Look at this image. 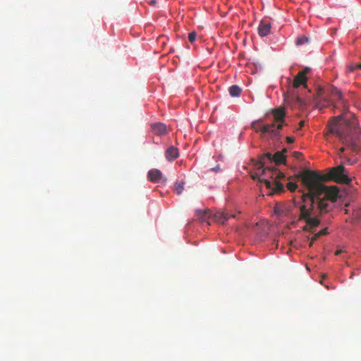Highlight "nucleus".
I'll list each match as a JSON object with an SVG mask.
<instances>
[{"instance_id":"nucleus-1","label":"nucleus","mask_w":361,"mask_h":361,"mask_svg":"<svg viewBox=\"0 0 361 361\" xmlns=\"http://www.w3.org/2000/svg\"><path fill=\"white\" fill-rule=\"evenodd\" d=\"M298 177L301 178L303 185L307 190V192H302L300 196L303 204L299 207L298 220L306 222L303 230L313 232L312 229L320 224L317 212L319 214L329 212L333 207L332 203L337 200L339 193L336 186H326L322 182L333 180L339 184L348 185L352 179L342 164L331 168L324 175L305 170L300 171Z\"/></svg>"},{"instance_id":"nucleus-2","label":"nucleus","mask_w":361,"mask_h":361,"mask_svg":"<svg viewBox=\"0 0 361 361\" xmlns=\"http://www.w3.org/2000/svg\"><path fill=\"white\" fill-rule=\"evenodd\" d=\"M329 128L330 133L334 134L345 145L339 149L340 153L344 152L345 149L355 154L361 151V128L353 114L345 112L334 118L329 123Z\"/></svg>"},{"instance_id":"nucleus-3","label":"nucleus","mask_w":361,"mask_h":361,"mask_svg":"<svg viewBox=\"0 0 361 361\" xmlns=\"http://www.w3.org/2000/svg\"><path fill=\"white\" fill-rule=\"evenodd\" d=\"M271 113L274 120L271 123L258 127L257 124L262 121V119H259L252 123V128L256 132L260 131L262 135L269 134L272 137L278 138L280 136V130L284 126L286 110L283 107H279L272 109Z\"/></svg>"},{"instance_id":"nucleus-4","label":"nucleus","mask_w":361,"mask_h":361,"mask_svg":"<svg viewBox=\"0 0 361 361\" xmlns=\"http://www.w3.org/2000/svg\"><path fill=\"white\" fill-rule=\"evenodd\" d=\"M256 171L252 175L254 180L263 182L267 188H271L272 182L283 176L277 169L264 168V162L258 161L255 165Z\"/></svg>"},{"instance_id":"nucleus-5","label":"nucleus","mask_w":361,"mask_h":361,"mask_svg":"<svg viewBox=\"0 0 361 361\" xmlns=\"http://www.w3.org/2000/svg\"><path fill=\"white\" fill-rule=\"evenodd\" d=\"M271 21L268 18H263L258 27V33L261 37L267 36L271 32Z\"/></svg>"},{"instance_id":"nucleus-6","label":"nucleus","mask_w":361,"mask_h":361,"mask_svg":"<svg viewBox=\"0 0 361 361\" xmlns=\"http://www.w3.org/2000/svg\"><path fill=\"white\" fill-rule=\"evenodd\" d=\"M152 130L157 135H164L169 131L167 126L163 123H156L151 126Z\"/></svg>"},{"instance_id":"nucleus-7","label":"nucleus","mask_w":361,"mask_h":361,"mask_svg":"<svg viewBox=\"0 0 361 361\" xmlns=\"http://www.w3.org/2000/svg\"><path fill=\"white\" fill-rule=\"evenodd\" d=\"M235 214H228L224 212H217L214 214V221L221 223V224H224L229 218H235Z\"/></svg>"},{"instance_id":"nucleus-8","label":"nucleus","mask_w":361,"mask_h":361,"mask_svg":"<svg viewBox=\"0 0 361 361\" xmlns=\"http://www.w3.org/2000/svg\"><path fill=\"white\" fill-rule=\"evenodd\" d=\"M307 77L305 75V72H299L294 78L293 86L294 88H298L300 85H306Z\"/></svg>"},{"instance_id":"nucleus-9","label":"nucleus","mask_w":361,"mask_h":361,"mask_svg":"<svg viewBox=\"0 0 361 361\" xmlns=\"http://www.w3.org/2000/svg\"><path fill=\"white\" fill-rule=\"evenodd\" d=\"M148 179L153 183H159L162 178V173L159 169H151L149 171Z\"/></svg>"},{"instance_id":"nucleus-10","label":"nucleus","mask_w":361,"mask_h":361,"mask_svg":"<svg viewBox=\"0 0 361 361\" xmlns=\"http://www.w3.org/2000/svg\"><path fill=\"white\" fill-rule=\"evenodd\" d=\"M178 148L173 146L169 147L165 152L166 158L170 161L176 159L178 157Z\"/></svg>"},{"instance_id":"nucleus-11","label":"nucleus","mask_w":361,"mask_h":361,"mask_svg":"<svg viewBox=\"0 0 361 361\" xmlns=\"http://www.w3.org/2000/svg\"><path fill=\"white\" fill-rule=\"evenodd\" d=\"M286 152V149H284L282 152H276L273 155V161L276 163V164H284L286 160V156L284 153Z\"/></svg>"},{"instance_id":"nucleus-12","label":"nucleus","mask_w":361,"mask_h":361,"mask_svg":"<svg viewBox=\"0 0 361 361\" xmlns=\"http://www.w3.org/2000/svg\"><path fill=\"white\" fill-rule=\"evenodd\" d=\"M211 212L209 210H197L196 215L198 219L202 221H207L210 218Z\"/></svg>"},{"instance_id":"nucleus-13","label":"nucleus","mask_w":361,"mask_h":361,"mask_svg":"<svg viewBox=\"0 0 361 361\" xmlns=\"http://www.w3.org/2000/svg\"><path fill=\"white\" fill-rule=\"evenodd\" d=\"M330 92H331V97L337 100L338 102H341V103L343 104V94L341 93V92L336 87H331L330 88Z\"/></svg>"},{"instance_id":"nucleus-14","label":"nucleus","mask_w":361,"mask_h":361,"mask_svg":"<svg viewBox=\"0 0 361 361\" xmlns=\"http://www.w3.org/2000/svg\"><path fill=\"white\" fill-rule=\"evenodd\" d=\"M269 189L272 190L274 192H280L284 190L283 185L278 179L272 182V186Z\"/></svg>"},{"instance_id":"nucleus-15","label":"nucleus","mask_w":361,"mask_h":361,"mask_svg":"<svg viewBox=\"0 0 361 361\" xmlns=\"http://www.w3.org/2000/svg\"><path fill=\"white\" fill-rule=\"evenodd\" d=\"M241 88L238 85H232L229 87V93L232 97H238L241 93Z\"/></svg>"},{"instance_id":"nucleus-16","label":"nucleus","mask_w":361,"mask_h":361,"mask_svg":"<svg viewBox=\"0 0 361 361\" xmlns=\"http://www.w3.org/2000/svg\"><path fill=\"white\" fill-rule=\"evenodd\" d=\"M184 190V182L183 181H177L174 185V190L178 195L182 193Z\"/></svg>"},{"instance_id":"nucleus-17","label":"nucleus","mask_w":361,"mask_h":361,"mask_svg":"<svg viewBox=\"0 0 361 361\" xmlns=\"http://www.w3.org/2000/svg\"><path fill=\"white\" fill-rule=\"evenodd\" d=\"M327 233V228H324L321 230L319 232L316 233L314 236L312 238L310 246H312L313 244V242L317 239L320 235H325Z\"/></svg>"},{"instance_id":"nucleus-18","label":"nucleus","mask_w":361,"mask_h":361,"mask_svg":"<svg viewBox=\"0 0 361 361\" xmlns=\"http://www.w3.org/2000/svg\"><path fill=\"white\" fill-rule=\"evenodd\" d=\"M353 216L355 219L358 220H361V206L357 207L353 211Z\"/></svg>"},{"instance_id":"nucleus-19","label":"nucleus","mask_w":361,"mask_h":361,"mask_svg":"<svg viewBox=\"0 0 361 361\" xmlns=\"http://www.w3.org/2000/svg\"><path fill=\"white\" fill-rule=\"evenodd\" d=\"M309 39L307 37L302 36L297 39L296 40V44L297 45H301L306 42H308Z\"/></svg>"},{"instance_id":"nucleus-20","label":"nucleus","mask_w":361,"mask_h":361,"mask_svg":"<svg viewBox=\"0 0 361 361\" xmlns=\"http://www.w3.org/2000/svg\"><path fill=\"white\" fill-rule=\"evenodd\" d=\"M287 188L291 191V192H293L295 191L297 188H298V185L296 183H293V182H288L287 183V185H286Z\"/></svg>"},{"instance_id":"nucleus-21","label":"nucleus","mask_w":361,"mask_h":361,"mask_svg":"<svg viewBox=\"0 0 361 361\" xmlns=\"http://www.w3.org/2000/svg\"><path fill=\"white\" fill-rule=\"evenodd\" d=\"M197 34L195 32H192L188 35V40L190 42L193 43L196 39Z\"/></svg>"},{"instance_id":"nucleus-22","label":"nucleus","mask_w":361,"mask_h":361,"mask_svg":"<svg viewBox=\"0 0 361 361\" xmlns=\"http://www.w3.org/2000/svg\"><path fill=\"white\" fill-rule=\"evenodd\" d=\"M360 68L361 69V63L356 64L355 66H349V70L350 71H354L355 69Z\"/></svg>"},{"instance_id":"nucleus-23","label":"nucleus","mask_w":361,"mask_h":361,"mask_svg":"<svg viewBox=\"0 0 361 361\" xmlns=\"http://www.w3.org/2000/svg\"><path fill=\"white\" fill-rule=\"evenodd\" d=\"M264 157H267L269 160H273V155L269 152L265 154Z\"/></svg>"},{"instance_id":"nucleus-24","label":"nucleus","mask_w":361,"mask_h":361,"mask_svg":"<svg viewBox=\"0 0 361 361\" xmlns=\"http://www.w3.org/2000/svg\"><path fill=\"white\" fill-rule=\"evenodd\" d=\"M345 252V250H342V249H338L336 252H335V255H340L341 253H343Z\"/></svg>"},{"instance_id":"nucleus-25","label":"nucleus","mask_w":361,"mask_h":361,"mask_svg":"<svg viewBox=\"0 0 361 361\" xmlns=\"http://www.w3.org/2000/svg\"><path fill=\"white\" fill-rule=\"evenodd\" d=\"M294 156L295 158L297 159H299L302 157V154L300 152H294Z\"/></svg>"},{"instance_id":"nucleus-26","label":"nucleus","mask_w":361,"mask_h":361,"mask_svg":"<svg viewBox=\"0 0 361 361\" xmlns=\"http://www.w3.org/2000/svg\"><path fill=\"white\" fill-rule=\"evenodd\" d=\"M286 141L288 143H293L294 142V138L293 137H286Z\"/></svg>"},{"instance_id":"nucleus-27","label":"nucleus","mask_w":361,"mask_h":361,"mask_svg":"<svg viewBox=\"0 0 361 361\" xmlns=\"http://www.w3.org/2000/svg\"><path fill=\"white\" fill-rule=\"evenodd\" d=\"M148 3L151 6H155L157 4V1L156 0H150V1H149Z\"/></svg>"},{"instance_id":"nucleus-28","label":"nucleus","mask_w":361,"mask_h":361,"mask_svg":"<svg viewBox=\"0 0 361 361\" xmlns=\"http://www.w3.org/2000/svg\"><path fill=\"white\" fill-rule=\"evenodd\" d=\"M355 161H356L355 160L352 161L350 159H347V162H348L349 164H350V165L354 164L355 163Z\"/></svg>"},{"instance_id":"nucleus-29","label":"nucleus","mask_w":361,"mask_h":361,"mask_svg":"<svg viewBox=\"0 0 361 361\" xmlns=\"http://www.w3.org/2000/svg\"><path fill=\"white\" fill-rule=\"evenodd\" d=\"M310 68H307L306 67L303 71H302L301 72H305V75L306 76V74L310 71Z\"/></svg>"},{"instance_id":"nucleus-30","label":"nucleus","mask_w":361,"mask_h":361,"mask_svg":"<svg viewBox=\"0 0 361 361\" xmlns=\"http://www.w3.org/2000/svg\"><path fill=\"white\" fill-rule=\"evenodd\" d=\"M219 169H220L219 166H216V167H214V168H212V170L213 171H215V172L219 171Z\"/></svg>"},{"instance_id":"nucleus-31","label":"nucleus","mask_w":361,"mask_h":361,"mask_svg":"<svg viewBox=\"0 0 361 361\" xmlns=\"http://www.w3.org/2000/svg\"><path fill=\"white\" fill-rule=\"evenodd\" d=\"M299 124H300V127L302 128L305 125V121H301Z\"/></svg>"}]
</instances>
